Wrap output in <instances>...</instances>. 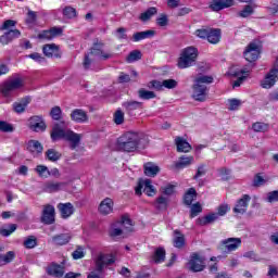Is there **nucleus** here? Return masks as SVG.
<instances>
[{
  "mask_svg": "<svg viewBox=\"0 0 278 278\" xmlns=\"http://www.w3.org/2000/svg\"><path fill=\"white\" fill-rule=\"evenodd\" d=\"M149 147V136L138 132H125L116 142L117 151L134 153L137 149H147Z\"/></svg>",
  "mask_w": 278,
  "mask_h": 278,
  "instance_id": "obj_1",
  "label": "nucleus"
},
{
  "mask_svg": "<svg viewBox=\"0 0 278 278\" xmlns=\"http://www.w3.org/2000/svg\"><path fill=\"white\" fill-rule=\"evenodd\" d=\"M62 125H64V122L53 124L50 138L52 142H58V140H66L67 142H71L70 149L74 151V149L79 147V143L81 142V135L76 134L71 129H64L62 128Z\"/></svg>",
  "mask_w": 278,
  "mask_h": 278,
  "instance_id": "obj_2",
  "label": "nucleus"
},
{
  "mask_svg": "<svg viewBox=\"0 0 278 278\" xmlns=\"http://www.w3.org/2000/svg\"><path fill=\"white\" fill-rule=\"evenodd\" d=\"M207 84H214L213 76L199 75L194 79V84L192 86V97L195 101H205V99H207V92L210 90L206 86Z\"/></svg>",
  "mask_w": 278,
  "mask_h": 278,
  "instance_id": "obj_3",
  "label": "nucleus"
},
{
  "mask_svg": "<svg viewBox=\"0 0 278 278\" xmlns=\"http://www.w3.org/2000/svg\"><path fill=\"white\" fill-rule=\"evenodd\" d=\"M197 58H199V50L197 48H185L178 59V68H190V66H194Z\"/></svg>",
  "mask_w": 278,
  "mask_h": 278,
  "instance_id": "obj_4",
  "label": "nucleus"
},
{
  "mask_svg": "<svg viewBox=\"0 0 278 278\" xmlns=\"http://www.w3.org/2000/svg\"><path fill=\"white\" fill-rule=\"evenodd\" d=\"M262 53V45H260V40L254 39L252 42H250L244 52L243 58L247 60V62L250 63V68H253V63L257 62L260 60V54Z\"/></svg>",
  "mask_w": 278,
  "mask_h": 278,
  "instance_id": "obj_5",
  "label": "nucleus"
},
{
  "mask_svg": "<svg viewBox=\"0 0 278 278\" xmlns=\"http://www.w3.org/2000/svg\"><path fill=\"white\" fill-rule=\"evenodd\" d=\"M23 88V78L21 77H14L9 78L7 81H4L0 86V92L2 97H12V92H15V90H21Z\"/></svg>",
  "mask_w": 278,
  "mask_h": 278,
  "instance_id": "obj_6",
  "label": "nucleus"
},
{
  "mask_svg": "<svg viewBox=\"0 0 278 278\" xmlns=\"http://www.w3.org/2000/svg\"><path fill=\"white\" fill-rule=\"evenodd\" d=\"M151 184V179H140L137 187L135 188V193L137 197H142V190L147 197H155V194H157V189H155V187Z\"/></svg>",
  "mask_w": 278,
  "mask_h": 278,
  "instance_id": "obj_7",
  "label": "nucleus"
},
{
  "mask_svg": "<svg viewBox=\"0 0 278 278\" xmlns=\"http://www.w3.org/2000/svg\"><path fill=\"white\" fill-rule=\"evenodd\" d=\"M28 127L31 131H47V123L42 115H33L28 118Z\"/></svg>",
  "mask_w": 278,
  "mask_h": 278,
  "instance_id": "obj_8",
  "label": "nucleus"
},
{
  "mask_svg": "<svg viewBox=\"0 0 278 278\" xmlns=\"http://www.w3.org/2000/svg\"><path fill=\"white\" fill-rule=\"evenodd\" d=\"M116 262V258L111 254H100L96 260L97 273H103L105 266H112Z\"/></svg>",
  "mask_w": 278,
  "mask_h": 278,
  "instance_id": "obj_9",
  "label": "nucleus"
},
{
  "mask_svg": "<svg viewBox=\"0 0 278 278\" xmlns=\"http://www.w3.org/2000/svg\"><path fill=\"white\" fill-rule=\"evenodd\" d=\"M205 257L200 256L197 253L191 255V260L188 263L190 270L193 273H201L205 268Z\"/></svg>",
  "mask_w": 278,
  "mask_h": 278,
  "instance_id": "obj_10",
  "label": "nucleus"
},
{
  "mask_svg": "<svg viewBox=\"0 0 278 278\" xmlns=\"http://www.w3.org/2000/svg\"><path fill=\"white\" fill-rule=\"evenodd\" d=\"M41 223L43 225H53L55 223V207L51 204H47L43 206Z\"/></svg>",
  "mask_w": 278,
  "mask_h": 278,
  "instance_id": "obj_11",
  "label": "nucleus"
},
{
  "mask_svg": "<svg viewBox=\"0 0 278 278\" xmlns=\"http://www.w3.org/2000/svg\"><path fill=\"white\" fill-rule=\"evenodd\" d=\"M66 182L48 180L42 185V192H47L48 194H53L55 192H60L63 188H66Z\"/></svg>",
  "mask_w": 278,
  "mask_h": 278,
  "instance_id": "obj_12",
  "label": "nucleus"
},
{
  "mask_svg": "<svg viewBox=\"0 0 278 278\" xmlns=\"http://www.w3.org/2000/svg\"><path fill=\"white\" fill-rule=\"evenodd\" d=\"M122 105L128 116H136L138 110H144V103L136 100L126 101Z\"/></svg>",
  "mask_w": 278,
  "mask_h": 278,
  "instance_id": "obj_13",
  "label": "nucleus"
},
{
  "mask_svg": "<svg viewBox=\"0 0 278 278\" xmlns=\"http://www.w3.org/2000/svg\"><path fill=\"white\" fill-rule=\"evenodd\" d=\"M88 53L96 58H101V60H111V58H114L113 53L103 52V42L93 43Z\"/></svg>",
  "mask_w": 278,
  "mask_h": 278,
  "instance_id": "obj_14",
  "label": "nucleus"
},
{
  "mask_svg": "<svg viewBox=\"0 0 278 278\" xmlns=\"http://www.w3.org/2000/svg\"><path fill=\"white\" fill-rule=\"evenodd\" d=\"M42 53L46 58H55L60 60L62 58V51H60V46L55 43H47L42 47Z\"/></svg>",
  "mask_w": 278,
  "mask_h": 278,
  "instance_id": "obj_15",
  "label": "nucleus"
},
{
  "mask_svg": "<svg viewBox=\"0 0 278 278\" xmlns=\"http://www.w3.org/2000/svg\"><path fill=\"white\" fill-rule=\"evenodd\" d=\"M276 81H278V68H271L269 73L266 74L265 78L262 80L261 86L262 88H273Z\"/></svg>",
  "mask_w": 278,
  "mask_h": 278,
  "instance_id": "obj_16",
  "label": "nucleus"
},
{
  "mask_svg": "<svg viewBox=\"0 0 278 278\" xmlns=\"http://www.w3.org/2000/svg\"><path fill=\"white\" fill-rule=\"evenodd\" d=\"M251 201V195L243 194L241 199H239L232 208L235 214H247V210L249 208V202Z\"/></svg>",
  "mask_w": 278,
  "mask_h": 278,
  "instance_id": "obj_17",
  "label": "nucleus"
},
{
  "mask_svg": "<svg viewBox=\"0 0 278 278\" xmlns=\"http://www.w3.org/2000/svg\"><path fill=\"white\" fill-rule=\"evenodd\" d=\"M222 247H225V249L228 251V253H231V251H236L237 249H240V244H242V239L240 238H228L220 242Z\"/></svg>",
  "mask_w": 278,
  "mask_h": 278,
  "instance_id": "obj_18",
  "label": "nucleus"
},
{
  "mask_svg": "<svg viewBox=\"0 0 278 278\" xmlns=\"http://www.w3.org/2000/svg\"><path fill=\"white\" fill-rule=\"evenodd\" d=\"M16 38H21V30L18 29H10L5 31L2 36H0L1 45H10L12 40H16Z\"/></svg>",
  "mask_w": 278,
  "mask_h": 278,
  "instance_id": "obj_19",
  "label": "nucleus"
},
{
  "mask_svg": "<svg viewBox=\"0 0 278 278\" xmlns=\"http://www.w3.org/2000/svg\"><path fill=\"white\" fill-rule=\"evenodd\" d=\"M99 212L103 216H108V214H112L114 211V201L111 198H105L99 205Z\"/></svg>",
  "mask_w": 278,
  "mask_h": 278,
  "instance_id": "obj_20",
  "label": "nucleus"
},
{
  "mask_svg": "<svg viewBox=\"0 0 278 278\" xmlns=\"http://www.w3.org/2000/svg\"><path fill=\"white\" fill-rule=\"evenodd\" d=\"M58 210L61 212L62 218H71L73 214H75V206H73V203H59Z\"/></svg>",
  "mask_w": 278,
  "mask_h": 278,
  "instance_id": "obj_21",
  "label": "nucleus"
},
{
  "mask_svg": "<svg viewBox=\"0 0 278 278\" xmlns=\"http://www.w3.org/2000/svg\"><path fill=\"white\" fill-rule=\"evenodd\" d=\"M43 150L42 143L38 140H29L27 143V151H29L34 157H38V155L42 154Z\"/></svg>",
  "mask_w": 278,
  "mask_h": 278,
  "instance_id": "obj_22",
  "label": "nucleus"
},
{
  "mask_svg": "<svg viewBox=\"0 0 278 278\" xmlns=\"http://www.w3.org/2000/svg\"><path fill=\"white\" fill-rule=\"evenodd\" d=\"M233 3V0H213L210 8L213 12H220V10H225V8H231Z\"/></svg>",
  "mask_w": 278,
  "mask_h": 278,
  "instance_id": "obj_23",
  "label": "nucleus"
},
{
  "mask_svg": "<svg viewBox=\"0 0 278 278\" xmlns=\"http://www.w3.org/2000/svg\"><path fill=\"white\" fill-rule=\"evenodd\" d=\"M173 247H175V249H184V247H186V236L182 235L179 229L173 232Z\"/></svg>",
  "mask_w": 278,
  "mask_h": 278,
  "instance_id": "obj_24",
  "label": "nucleus"
},
{
  "mask_svg": "<svg viewBox=\"0 0 278 278\" xmlns=\"http://www.w3.org/2000/svg\"><path fill=\"white\" fill-rule=\"evenodd\" d=\"M29 103H31V98L29 97L23 98L20 102H14L12 105L13 112H15V114H23Z\"/></svg>",
  "mask_w": 278,
  "mask_h": 278,
  "instance_id": "obj_25",
  "label": "nucleus"
},
{
  "mask_svg": "<svg viewBox=\"0 0 278 278\" xmlns=\"http://www.w3.org/2000/svg\"><path fill=\"white\" fill-rule=\"evenodd\" d=\"M175 142L178 153H190L192 151V146L186 139L176 137Z\"/></svg>",
  "mask_w": 278,
  "mask_h": 278,
  "instance_id": "obj_26",
  "label": "nucleus"
},
{
  "mask_svg": "<svg viewBox=\"0 0 278 278\" xmlns=\"http://www.w3.org/2000/svg\"><path fill=\"white\" fill-rule=\"evenodd\" d=\"M71 118L74 123H86L88 121V113L81 109H75L71 113Z\"/></svg>",
  "mask_w": 278,
  "mask_h": 278,
  "instance_id": "obj_27",
  "label": "nucleus"
},
{
  "mask_svg": "<svg viewBox=\"0 0 278 278\" xmlns=\"http://www.w3.org/2000/svg\"><path fill=\"white\" fill-rule=\"evenodd\" d=\"M47 273H48V275H50V277L62 278V277H64V267L56 263H52L48 267Z\"/></svg>",
  "mask_w": 278,
  "mask_h": 278,
  "instance_id": "obj_28",
  "label": "nucleus"
},
{
  "mask_svg": "<svg viewBox=\"0 0 278 278\" xmlns=\"http://www.w3.org/2000/svg\"><path fill=\"white\" fill-rule=\"evenodd\" d=\"M218 220V214L211 213L208 215H205L203 217H199L197 219V225H200V227H205L206 225H212Z\"/></svg>",
  "mask_w": 278,
  "mask_h": 278,
  "instance_id": "obj_29",
  "label": "nucleus"
},
{
  "mask_svg": "<svg viewBox=\"0 0 278 278\" xmlns=\"http://www.w3.org/2000/svg\"><path fill=\"white\" fill-rule=\"evenodd\" d=\"M220 28H210L206 40H208L211 45H218V42H220Z\"/></svg>",
  "mask_w": 278,
  "mask_h": 278,
  "instance_id": "obj_30",
  "label": "nucleus"
},
{
  "mask_svg": "<svg viewBox=\"0 0 278 278\" xmlns=\"http://www.w3.org/2000/svg\"><path fill=\"white\" fill-rule=\"evenodd\" d=\"M143 170L147 177H155L160 173V166L155 165V163L148 162L143 165Z\"/></svg>",
  "mask_w": 278,
  "mask_h": 278,
  "instance_id": "obj_31",
  "label": "nucleus"
},
{
  "mask_svg": "<svg viewBox=\"0 0 278 278\" xmlns=\"http://www.w3.org/2000/svg\"><path fill=\"white\" fill-rule=\"evenodd\" d=\"M155 30L137 31L132 35L134 42H140V40H147V38H153Z\"/></svg>",
  "mask_w": 278,
  "mask_h": 278,
  "instance_id": "obj_32",
  "label": "nucleus"
},
{
  "mask_svg": "<svg viewBox=\"0 0 278 278\" xmlns=\"http://www.w3.org/2000/svg\"><path fill=\"white\" fill-rule=\"evenodd\" d=\"M15 257L16 252L14 251H9L5 254H0V266H8V264H12Z\"/></svg>",
  "mask_w": 278,
  "mask_h": 278,
  "instance_id": "obj_33",
  "label": "nucleus"
},
{
  "mask_svg": "<svg viewBox=\"0 0 278 278\" xmlns=\"http://www.w3.org/2000/svg\"><path fill=\"white\" fill-rule=\"evenodd\" d=\"M52 242L58 244L59 247H63V244H68L71 242V235L68 233H61L52 237Z\"/></svg>",
  "mask_w": 278,
  "mask_h": 278,
  "instance_id": "obj_34",
  "label": "nucleus"
},
{
  "mask_svg": "<svg viewBox=\"0 0 278 278\" xmlns=\"http://www.w3.org/2000/svg\"><path fill=\"white\" fill-rule=\"evenodd\" d=\"M17 228L18 226L16 224H9L8 226H2L0 228V236H2L3 238H8L12 236V233H14Z\"/></svg>",
  "mask_w": 278,
  "mask_h": 278,
  "instance_id": "obj_35",
  "label": "nucleus"
},
{
  "mask_svg": "<svg viewBox=\"0 0 278 278\" xmlns=\"http://www.w3.org/2000/svg\"><path fill=\"white\" fill-rule=\"evenodd\" d=\"M192 162H194V156H181L180 157V162H177L175 164V168H177L178 170H181V168H186L187 166H190V164H192Z\"/></svg>",
  "mask_w": 278,
  "mask_h": 278,
  "instance_id": "obj_36",
  "label": "nucleus"
},
{
  "mask_svg": "<svg viewBox=\"0 0 278 278\" xmlns=\"http://www.w3.org/2000/svg\"><path fill=\"white\" fill-rule=\"evenodd\" d=\"M155 207L161 212H166L168 210V198L161 195L155 200Z\"/></svg>",
  "mask_w": 278,
  "mask_h": 278,
  "instance_id": "obj_37",
  "label": "nucleus"
},
{
  "mask_svg": "<svg viewBox=\"0 0 278 278\" xmlns=\"http://www.w3.org/2000/svg\"><path fill=\"white\" fill-rule=\"evenodd\" d=\"M137 94H138L139 99H142V101H149V100L155 99V97H157V94H155L153 91H149L144 88H140L137 91Z\"/></svg>",
  "mask_w": 278,
  "mask_h": 278,
  "instance_id": "obj_38",
  "label": "nucleus"
},
{
  "mask_svg": "<svg viewBox=\"0 0 278 278\" xmlns=\"http://www.w3.org/2000/svg\"><path fill=\"white\" fill-rule=\"evenodd\" d=\"M62 14L64 18H68L70 21H73V18H77V10L71 5H66L62 10Z\"/></svg>",
  "mask_w": 278,
  "mask_h": 278,
  "instance_id": "obj_39",
  "label": "nucleus"
},
{
  "mask_svg": "<svg viewBox=\"0 0 278 278\" xmlns=\"http://www.w3.org/2000/svg\"><path fill=\"white\" fill-rule=\"evenodd\" d=\"M155 14H157V8L151 7L146 12L141 13L139 18L143 23H147V21H151V17L155 16Z\"/></svg>",
  "mask_w": 278,
  "mask_h": 278,
  "instance_id": "obj_40",
  "label": "nucleus"
},
{
  "mask_svg": "<svg viewBox=\"0 0 278 278\" xmlns=\"http://www.w3.org/2000/svg\"><path fill=\"white\" fill-rule=\"evenodd\" d=\"M154 264H162L166 260V250L157 248L153 255Z\"/></svg>",
  "mask_w": 278,
  "mask_h": 278,
  "instance_id": "obj_41",
  "label": "nucleus"
},
{
  "mask_svg": "<svg viewBox=\"0 0 278 278\" xmlns=\"http://www.w3.org/2000/svg\"><path fill=\"white\" fill-rule=\"evenodd\" d=\"M197 199V189L195 188H190L184 197V203L185 205H192V201Z\"/></svg>",
  "mask_w": 278,
  "mask_h": 278,
  "instance_id": "obj_42",
  "label": "nucleus"
},
{
  "mask_svg": "<svg viewBox=\"0 0 278 278\" xmlns=\"http://www.w3.org/2000/svg\"><path fill=\"white\" fill-rule=\"evenodd\" d=\"M37 21H38V12L27 9L26 20H25L26 25H35Z\"/></svg>",
  "mask_w": 278,
  "mask_h": 278,
  "instance_id": "obj_43",
  "label": "nucleus"
},
{
  "mask_svg": "<svg viewBox=\"0 0 278 278\" xmlns=\"http://www.w3.org/2000/svg\"><path fill=\"white\" fill-rule=\"evenodd\" d=\"M46 157H48L49 162H58V160H61L62 153L55 149H48L46 151Z\"/></svg>",
  "mask_w": 278,
  "mask_h": 278,
  "instance_id": "obj_44",
  "label": "nucleus"
},
{
  "mask_svg": "<svg viewBox=\"0 0 278 278\" xmlns=\"http://www.w3.org/2000/svg\"><path fill=\"white\" fill-rule=\"evenodd\" d=\"M138 60H142V52L140 50H134L131 51L128 56L126 58V61L128 64H131L134 62H138Z\"/></svg>",
  "mask_w": 278,
  "mask_h": 278,
  "instance_id": "obj_45",
  "label": "nucleus"
},
{
  "mask_svg": "<svg viewBox=\"0 0 278 278\" xmlns=\"http://www.w3.org/2000/svg\"><path fill=\"white\" fill-rule=\"evenodd\" d=\"M113 121L115 125H123L125 123V112H123L121 109H117L113 115Z\"/></svg>",
  "mask_w": 278,
  "mask_h": 278,
  "instance_id": "obj_46",
  "label": "nucleus"
},
{
  "mask_svg": "<svg viewBox=\"0 0 278 278\" xmlns=\"http://www.w3.org/2000/svg\"><path fill=\"white\" fill-rule=\"evenodd\" d=\"M91 54L85 53L84 60H83V67L85 71H90L92 68V64H94V59L90 58Z\"/></svg>",
  "mask_w": 278,
  "mask_h": 278,
  "instance_id": "obj_47",
  "label": "nucleus"
},
{
  "mask_svg": "<svg viewBox=\"0 0 278 278\" xmlns=\"http://www.w3.org/2000/svg\"><path fill=\"white\" fill-rule=\"evenodd\" d=\"M50 116L52 121H62V109L60 106H54L50 110Z\"/></svg>",
  "mask_w": 278,
  "mask_h": 278,
  "instance_id": "obj_48",
  "label": "nucleus"
},
{
  "mask_svg": "<svg viewBox=\"0 0 278 278\" xmlns=\"http://www.w3.org/2000/svg\"><path fill=\"white\" fill-rule=\"evenodd\" d=\"M24 247L25 249H35V247H38V239L34 236L26 238L24 240Z\"/></svg>",
  "mask_w": 278,
  "mask_h": 278,
  "instance_id": "obj_49",
  "label": "nucleus"
},
{
  "mask_svg": "<svg viewBox=\"0 0 278 278\" xmlns=\"http://www.w3.org/2000/svg\"><path fill=\"white\" fill-rule=\"evenodd\" d=\"M36 173L39 175V177H49V167L46 165H37L35 168Z\"/></svg>",
  "mask_w": 278,
  "mask_h": 278,
  "instance_id": "obj_50",
  "label": "nucleus"
},
{
  "mask_svg": "<svg viewBox=\"0 0 278 278\" xmlns=\"http://www.w3.org/2000/svg\"><path fill=\"white\" fill-rule=\"evenodd\" d=\"M253 7L251 4H248L243 8V10L239 12V16H241V18H249V16L253 14Z\"/></svg>",
  "mask_w": 278,
  "mask_h": 278,
  "instance_id": "obj_51",
  "label": "nucleus"
},
{
  "mask_svg": "<svg viewBox=\"0 0 278 278\" xmlns=\"http://www.w3.org/2000/svg\"><path fill=\"white\" fill-rule=\"evenodd\" d=\"M266 184V179H264V177H262L261 174H256L254 176L252 186L253 188H260L261 186H264Z\"/></svg>",
  "mask_w": 278,
  "mask_h": 278,
  "instance_id": "obj_52",
  "label": "nucleus"
},
{
  "mask_svg": "<svg viewBox=\"0 0 278 278\" xmlns=\"http://www.w3.org/2000/svg\"><path fill=\"white\" fill-rule=\"evenodd\" d=\"M0 131H3L4 134H10L14 131V126H12V124H9L8 122L0 121Z\"/></svg>",
  "mask_w": 278,
  "mask_h": 278,
  "instance_id": "obj_53",
  "label": "nucleus"
},
{
  "mask_svg": "<svg viewBox=\"0 0 278 278\" xmlns=\"http://www.w3.org/2000/svg\"><path fill=\"white\" fill-rule=\"evenodd\" d=\"M207 175V167L205 166V164H201L198 166L197 173L193 176V179H199L200 177H203Z\"/></svg>",
  "mask_w": 278,
  "mask_h": 278,
  "instance_id": "obj_54",
  "label": "nucleus"
},
{
  "mask_svg": "<svg viewBox=\"0 0 278 278\" xmlns=\"http://www.w3.org/2000/svg\"><path fill=\"white\" fill-rule=\"evenodd\" d=\"M228 103H229L228 110H230V112H236V110H238L242 105V101L238 99H230L228 100Z\"/></svg>",
  "mask_w": 278,
  "mask_h": 278,
  "instance_id": "obj_55",
  "label": "nucleus"
},
{
  "mask_svg": "<svg viewBox=\"0 0 278 278\" xmlns=\"http://www.w3.org/2000/svg\"><path fill=\"white\" fill-rule=\"evenodd\" d=\"M119 225L125 227L127 231H131V227H134V224L131 223V218H129L128 216H123L122 220L119 222Z\"/></svg>",
  "mask_w": 278,
  "mask_h": 278,
  "instance_id": "obj_56",
  "label": "nucleus"
},
{
  "mask_svg": "<svg viewBox=\"0 0 278 278\" xmlns=\"http://www.w3.org/2000/svg\"><path fill=\"white\" fill-rule=\"evenodd\" d=\"M203 212V207L201 206L200 203H195L191 206V213H190V218H194L195 216H199Z\"/></svg>",
  "mask_w": 278,
  "mask_h": 278,
  "instance_id": "obj_57",
  "label": "nucleus"
},
{
  "mask_svg": "<svg viewBox=\"0 0 278 278\" xmlns=\"http://www.w3.org/2000/svg\"><path fill=\"white\" fill-rule=\"evenodd\" d=\"M252 129L254 131H268V124H264L262 122H256L252 125Z\"/></svg>",
  "mask_w": 278,
  "mask_h": 278,
  "instance_id": "obj_58",
  "label": "nucleus"
},
{
  "mask_svg": "<svg viewBox=\"0 0 278 278\" xmlns=\"http://www.w3.org/2000/svg\"><path fill=\"white\" fill-rule=\"evenodd\" d=\"M161 190L165 197H173V194H175V185H167L162 187Z\"/></svg>",
  "mask_w": 278,
  "mask_h": 278,
  "instance_id": "obj_59",
  "label": "nucleus"
},
{
  "mask_svg": "<svg viewBox=\"0 0 278 278\" xmlns=\"http://www.w3.org/2000/svg\"><path fill=\"white\" fill-rule=\"evenodd\" d=\"M156 25H159V27H167L168 25V15L166 14H161L160 17L156 18Z\"/></svg>",
  "mask_w": 278,
  "mask_h": 278,
  "instance_id": "obj_60",
  "label": "nucleus"
},
{
  "mask_svg": "<svg viewBox=\"0 0 278 278\" xmlns=\"http://www.w3.org/2000/svg\"><path fill=\"white\" fill-rule=\"evenodd\" d=\"M86 256V252H84V248L78 247L73 253L72 257L73 260H83V257Z\"/></svg>",
  "mask_w": 278,
  "mask_h": 278,
  "instance_id": "obj_61",
  "label": "nucleus"
},
{
  "mask_svg": "<svg viewBox=\"0 0 278 278\" xmlns=\"http://www.w3.org/2000/svg\"><path fill=\"white\" fill-rule=\"evenodd\" d=\"M148 88H153L154 90H163L164 88V81H159V80H152L148 84Z\"/></svg>",
  "mask_w": 278,
  "mask_h": 278,
  "instance_id": "obj_62",
  "label": "nucleus"
},
{
  "mask_svg": "<svg viewBox=\"0 0 278 278\" xmlns=\"http://www.w3.org/2000/svg\"><path fill=\"white\" fill-rule=\"evenodd\" d=\"M266 201L268 203H277L278 202V190H274L267 193Z\"/></svg>",
  "mask_w": 278,
  "mask_h": 278,
  "instance_id": "obj_63",
  "label": "nucleus"
},
{
  "mask_svg": "<svg viewBox=\"0 0 278 278\" xmlns=\"http://www.w3.org/2000/svg\"><path fill=\"white\" fill-rule=\"evenodd\" d=\"M229 211V205L228 204H220L218 207H217V218L218 216H225V214H227V212Z\"/></svg>",
  "mask_w": 278,
  "mask_h": 278,
  "instance_id": "obj_64",
  "label": "nucleus"
}]
</instances>
